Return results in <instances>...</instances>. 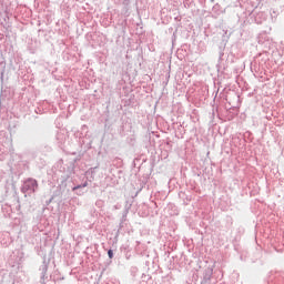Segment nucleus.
I'll list each match as a JSON object with an SVG mask.
<instances>
[{"instance_id": "1", "label": "nucleus", "mask_w": 284, "mask_h": 284, "mask_svg": "<svg viewBox=\"0 0 284 284\" xmlns=\"http://www.w3.org/2000/svg\"><path fill=\"white\" fill-rule=\"evenodd\" d=\"M27 183H29V185H31L33 192H34V190H37V187L39 186V184L37 183L36 180H29Z\"/></svg>"}, {"instance_id": "2", "label": "nucleus", "mask_w": 284, "mask_h": 284, "mask_svg": "<svg viewBox=\"0 0 284 284\" xmlns=\"http://www.w3.org/2000/svg\"><path fill=\"white\" fill-rule=\"evenodd\" d=\"M80 187H88V182H85L82 186L81 185L74 186L73 192L77 190H80Z\"/></svg>"}, {"instance_id": "3", "label": "nucleus", "mask_w": 284, "mask_h": 284, "mask_svg": "<svg viewBox=\"0 0 284 284\" xmlns=\"http://www.w3.org/2000/svg\"><path fill=\"white\" fill-rule=\"evenodd\" d=\"M108 255H109V258H113L114 253L112 252V250H109V251H108Z\"/></svg>"}]
</instances>
